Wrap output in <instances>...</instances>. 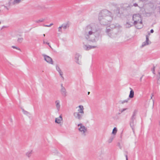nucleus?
I'll use <instances>...</instances> for the list:
<instances>
[{"mask_svg":"<svg viewBox=\"0 0 160 160\" xmlns=\"http://www.w3.org/2000/svg\"><path fill=\"white\" fill-rule=\"evenodd\" d=\"M143 75H142V77L140 78V81H142V77H143Z\"/></svg>","mask_w":160,"mask_h":160,"instance_id":"obj_42","label":"nucleus"},{"mask_svg":"<svg viewBox=\"0 0 160 160\" xmlns=\"http://www.w3.org/2000/svg\"><path fill=\"white\" fill-rule=\"evenodd\" d=\"M153 32H154V31H153V29H152L151 30H150V32L151 33H152Z\"/></svg>","mask_w":160,"mask_h":160,"instance_id":"obj_40","label":"nucleus"},{"mask_svg":"<svg viewBox=\"0 0 160 160\" xmlns=\"http://www.w3.org/2000/svg\"><path fill=\"white\" fill-rule=\"evenodd\" d=\"M22 111L23 113L28 116L30 115V113L27 111H25L23 109H22Z\"/></svg>","mask_w":160,"mask_h":160,"instance_id":"obj_19","label":"nucleus"},{"mask_svg":"<svg viewBox=\"0 0 160 160\" xmlns=\"http://www.w3.org/2000/svg\"><path fill=\"white\" fill-rule=\"evenodd\" d=\"M82 58L81 55L79 53H76L75 56V59L76 62L78 64H80L81 63L80 61H79Z\"/></svg>","mask_w":160,"mask_h":160,"instance_id":"obj_10","label":"nucleus"},{"mask_svg":"<svg viewBox=\"0 0 160 160\" xmlns=\"http://www.w3.org/2000/svg\"><path fill=\"white\" fill-rule=\"evenodd\" d=\"M136 111H134L130 120V126L132 129H133L134 126H135L136 124Z\"/></svg>","mask_w":160,"mask_h":160,"instance_id":"obj_6","label":"nucleus"},{"mask_svg":"<svg viewBox=\"0 0 160 160\" xmlns=\"http://www.w3.org/2000/svg\"><path fill=\"white\" fill-rule=\"evenodd\" d=\"M151 14V13L146 12V15L147 16H150Z\"/></svg>","mask_w":160,"mask_h":160,"instance_id":"obj_33","label":"nucleus"},{"mask_svg":"<svg viewBox=\"0 0 160 160\" xmlns=\"http://www.w3.org/2000/svg\"><path fill=\"white\" fill-rule=\"evenodd\" d=\"M54 153L56 154H58V152L57 150L55 149L54 150V152H53Z\"/></svg>","mask_w":160,"mask_h":160,"instance_id":"obj_34","label":"nucleus"},{"mask_svg":"<svg viewBox=\"0 0 160 160\" xmlns=\"http://www.w3.org/2000/svg\"><path fill=\"white\" fill-rule=\"evenodd\" d=\"M133 6L135 7H137V6H138V5L137 3H135L133 4Z\"/></svg>","mask_w":160,"mask_h":160,"instance_id":"obj_39","label":"nucleus"},{"mask_svg":"<svg viewBox=\"0 0 160 160\" xmlns=\"http://www.w3.org/2000/svg\"><path fill=\"white\" fill-rule=\"evenodd\" d=\"M114 138V136H111L108 141V142L109 143H110L113 140V139Z\"/></svg>","mask_w":160,"mask_h":160,"instance_id":"obj_20","label":"nucleus"},{"mask_svg":"<svg viewBox=\"0 0 160 160\" xmlns=\"http://www.w3.org/2000/svg\"><path fill=\"white\" fill-rule=\"evenodd\" d=\"M43 42L44 44H47L48 45L49 44V43L47 42H45L44 40L43 41Z\"/></svg>","mask_w":160,"mask_h":160,"instance_id":"obj_38","label":"nucleus"},{"mask_svg":"<svg viewBox=\"0 0 160 160\" xmlns=\"http://www.w3.org/2000/svg\"><path fill=\"white\" fill-rule=\"evenodd\" d=\"M56 69L58 72L60 71V70H61L59 67L57 66H56Z\"/></svg>","mask_w":160,"mask_h":160,"instance_id":"obj_32","label":"nucleus"},{"mask_svg":"<svg viewBox=\"0 0 160 160\" xmlns=\"http://www.w3.org/2000/svg\"><path fill=\"white\" fill-rule=\"evenodd\" d=\"M120 27L118 24H111L109 27H107L106 30V32L108 35L111 38H114L116 37V29H118Z\"/></svg>","mask_w":160,"mask_h":160,"instance_id":"obj_3","label":"nucleus"},{"mask_svg":"<svg viewBox=\"0 0 160 160\" xmlns=\"http://www.w3.org/2000/svg\"><path fill=\"white\" fill-rule=\"evenodd\" d=\"M132 19L134 21L133 24L135 25L137 24H141L142 23L141 14L140 13L134 14L132 16Z\"/></svg>","mask_w":160,"mask_h":160,"instance_id":"obj_5","label":"nucleus"},{"mask_svg":"<svg viewBox=\"0 0 160 160\" xmlns=\"http://www.w3.org/2000/svg\"><path fill=\"white\" fill-rule=\"evenodd\" d=\"M58 72L59 73L60 75L61 76V77L63 79H64V78L62 76L63 74V73L61 71V70H60V71H58Z\"/></svg>","mask_w":160,"mask_h":160,"instance_id":"obj_27","label":"nucleus"},{"mask_svg":"<svg viewBox=\"0 0 160 160\" xmlns=\"http://www.w3.org/2000/svg\"><path fill=\"white\" fill-rule=\"evenodd\" d=\"M158 74H160V67H159L158 68Z\"/></svg>","mask_w":160,"mask_h":160,"instance_id":"obj_37","label":"nucleus"},{"mask_svg":"<svg viewBox=\"0 0 160 160\" xmlns=\"http://www.w3.org/2000/svg\"><path fill=\"white\" fill-rule=\"evenodd\" d=\"M49 45V47H50L51 48V46L50 45H49V44L48 45Z\"/></svg>","mask_w":160,"mask_h":160,"instance_id":"obj_46","label":"nucleus"},{"mask_svg":"<svg viewBox=\"0 0 160 160\" xmlns=\"http://www.w3.org/2000/svg\"><path fill=\"white\" fill-rule=\"evenodd\" d=\"M32 153V150H31L30 151H28V152H27L26 153V155L29 158L31 156Z\"/></svg>","mask_w":160,"mask_h":160,"instance_id":"obj_21","label":"nucleus"},{"mask_svg":"<svg viewBox=\"0 0 160 160\" xmlns=\"http://www.w3.org/2000/svg\"><path fill=\"white\" fill-rule=\"evenodd\" d=\"M112 13L107 10H102L99 13L98 20L101 25H106L110 24L113 19Z\"/></svg>","mask_w":160,"mask_h":160,"instance_id":"obj_2","label":"nucleus"},{"mask_svg":"<svg viewBox=\"0 0 160 160\" xmlns=\"http://www.w3.org/2000/svg\"><path fill=\"white\" fill-rule=\"evenodd\" d=\"M44 20V19H42L38 20H37L35 21V22L37 23H39L40 22H43Z\"/></svg>","mask_w":160,"mask_h":160,"instance_id":"obj_24","label":"nucleus"},{"mask_svg":"<svg viewBox=\"0 0 160 160\" xmlns=\"http://www.w3.org/2000/svg\"><path fill=\"white\" fill-rule=\"evenodd\" d=\"M97 47V46L87 45H84L83 46V48L86 50H88Z\"/></svg>","mask_w":160,"mask_h":160,"instance_id":"obj_12","label":"nucleus"},{"mask_svg":"<svg viewBox=\"0 0 160 160\" xmlns=\"http://www.w3.org/2000/svg\"><path fill=\"white\" fill-rule=\"evenodd\" d=\"M23 38H18V42L19 43H21L23 41Z\"/></svg>","mask_w":160,"mask_h":160,"instance_id":"obj_23","label":"nucleus"},{"mask_svg":"<svg viewBox=\"0 0 160 160\" xmlns=\"http://www.w3.org/2000/svg\"><path fill=\"white\" fill-rule=\"evenodd\" d=\"M55 102L57 109L58 111H59L61 107L60 101L59 100H57L55 101Z\"/></svg>","mask_w":160,"mask_h":160,"instance_id":"obj_15","label":"nucleus"},{"mask_svg":"<svg viewBox=\"0 0 160 160\" xmlns=\"http://www.w3.org/2000/svg\"><path fill=\"white\" fill-rule=\"evenodd\" d=\"M130 89L131 90V91H130L129 97L130 98H132L134 97V92L133 90L131 88H130Z\"/></svg>","mask_w":160,"mask_h":160,"instance_id":"obj_16","label":"nucleus"},{"mask_svg":"<svg viewBox=\"0 0 160 160\" xmlns=\"http://www.w3.org/2000/svg\"><path fill=\"white\" fill-rule=\"evenodd\" d=\"M157 83L158 84H160V74H159L158 77Z\"/></svg>","mask_w":160,"mask_h":160,"instance_id":"obj_26","label":"nucleus"},{"mask_svg":"<svg viewBox=\"0 0 160 160\" xmlns=\"http://www.w3.org/2000/svg\"><path fill=\"white\" fill-rule=\"evenodd\" d=\"M43 36L45 37V34H43Z\"/></svg>","mask_w":160,"mask_h":160,"instance_id":"obj_47","label":"nucleus"},{"mask_svg":"<svg viewBox=\"0 0 160 160\" xmlns=\"http://www.w3.org/2000/svg\"><path fill=\"white\" fill-rule=\"evenodd\" d=\"M131 25L130 23H129L128 22H127V23L126 24V27L127 28H129L131 26Z\"/></svg>","mask_w":160,"mask_h":160,"instance_id":"obj_25","label":"nucleus"},{"mask_svg":"<svg viewBox=\"0 0 160 160\" xmlns=\"http://www.w3.org/2000/svg\"><path fill=\"white\" fill-rule=\"evenodd\" d=\"M155 67L154 66L153 68L152 69V72L154 74H155Z\"/></svg>","mask_w":160,"mask_h":160,"instance_id":"obj_35","label":"nucleus"},{"mask_svg":"<svg viewBox=\"0 0 160 160\" xmlns=\"http://www.w3.org/2000/svg\"><path fill=\"white\" fill-rule=\"evenodd\" d=\"M84 113H80L79 112H75L73 113V115L75 118L80 120L82 119Z\"/></svg>","mask_w":160,"mask_h":160,"instance_id":"obj_7","label":"nucleus"},{"mask_svg":"<svg viewBox=\"0 0 160 160\" xmlns=\"http://www.w3.org/2000/svg\"><path fill=\"white\" fill-rule=\"evenodd\" d=\"M150 34L148 32V35H146V41L142 43L141 47H143L146 46L148 45L151 43V42L149 40V37L150 35Z\"/></svg>","mask_w":160,"mask_h":160,"instance_id":"obj_8","label":"nucleus"},{"mask_svg":"<svg viewBox=\"0 0 160 160\" xmlns=\"http://www.w3.org/2000/svg\"><path fill=\"white\" fill-rule=\"evenodd\" d=\"M128 101L127 100H123V101H120V102L122 104H123L124 103H125V102L127 103V102Z\"/></svg>","mask_w":160,"mask_h":160,"instance_id":"obj_29","label":"nucleus"},{"mask_svg":"<svg viewBox=\"0 0 160 160\" xmlns=\"http://www.w3.org/2000/svg\"><path fill=\"white\" fill-rule=\"evenodd\" d=\"M100 30L97 24L91 23L84 28L83 35L87 41L92 42H96L99 39Z\"/></svg>","mask_w":160,"mask_h":160,"instance_id":"obj_1","label":"nucleus"},{"mask_svg":"<svg viewBox=\"0 0 160 160\" xmlns=\"http://www.w3.org/2000/svg\"><path fill=\"white\" fill-rule=\"evenodd\" d=\"M62 121V118L61 115H60L58 118H56L55 119V122L58 124L61 123V121Z\"/></svg>","mask_w":160,"mask_h":160,"instance_id":"obj_14","label":"nucleus"},{"mask_svg":"<svg viewBox=\"0 0 160 160\" xmlns=\"http://www.w3.org/2000/svg\"><path fill=\"white\" fill-rule=\"evenodd\" d=\"M127 109V108H123L122 109H121V110L120 111L121 112V113L122 112H124V111L126 110Z\"/></svg>","mask_w":160,"mask_h":160,"instance_id":"obj_36","label":"nucleus"},{"mask_svg":"<svg viewBox=\"0 0 160 160\" xmlns=\"http://www.w3.org/2000/svg\"><path fill=\"white\" fill-rule=\"evenodd\" d=\"M153 96V95H152V96L151 97V99H152V97Z\"/></svg>","mask_w":160,"mask_h":160,"instance_id":"obj_44","label":"nucleus"},{"mask_svg":"<svg viewBox=\"0 0 160 160\" xmlns=\"http://www.w3.org/2000/svg\"><path fill=\"white\" fill-rule=\"evenodd\" d=\"M126 160H128V156L127 155H126Z\"/></svg>","mask_w":160,"mask_h":160,"instance_id":"obj_41","label":"nucleus"},{"mask_svg":"<svg viewBox=\"0 0 160 160\" xmlns=\"http://www.w3.org/2000/svg\"><path fill=\"white\" fill-rule=\"evenodd\" d=\"M76 108H78V112L80 113H84L83 106L82 105H80L78 106Z\"/></svg>","mask_w":160,"mask_h":160,"instance_id":"obj_13","label":"nucleus"},{"mask_svg":"<svg viewBox=\"0 0 160 160\" xmlns=\"http://www.w3.org/2000/svg\"><path fill=\"white\" fill-rule=\"evenodd\" d=\"M61 92L63 96L65 97L66 96V91L65 88L63 86L62 84H61Z\"/></svg>","mask_w":160,"mask_h":160,"instance_id":"obj_11","label":"nucleus"},{"mask_svg":"<svg viewBox=\"0 0 160 160\" xmlns=\"http://www.w3.org/2000/svg\"><path fill=\"white\" fill-rule=\"evenodd\" d=\"M78 129L79 132L82 136H86V133L88 131L87 128L85 127L82 123H80L77 125Z\"/></svg>","mask_w":160,"mask_h":160,"instance_id":"obj_4","label":"nucleus"},{"mask_svg":"<svg viewBox=\"0 0 160 160\" xmlns=\"http://www.w3.org/2000/svg\"><path fill=\"white\" fill-rule=\"evenodd\" d=\"M69 27V24L67 23L66 24H62V25H61V27H62V28L65 29H66L67 28H68Z\"/></svg>","mask_w":160,"mask_h":160,"instance_id":"obj_18","label":"nucleus"},{"mask_svg":"<svg viewBox=\"0 0 160 160\" xmlns=\"http://www.w3.org/2000/svg\"><path fill=\"white\" fill-rule=\"evenodd\" d=\"M53 25V24L52 23L49 25H43V26L46 27H50Z\"/></svg>","mask_w":160,"mask_h":160,"instance_id":"obj_31","label":"nucleus"},{"mask_svg":"<svg viewBox=\"0 0 160 160\" xmlns=\"http://www.w3.org/2000/svg\"><path fill=\"white\" fill-rule=\"evenodd\" d=\"M43 56L45 61L49 63L53 64V61L51 58L46 55H43Z\"/></svg>","mask_w":160,"mask_h":160,"instance_id":"obj_9","label":"nucleus"},{"mask_svg":"<svg viewBox=\"0 0 160 160\" xmlns=\"http://www.w3.org/2000/svg\"><path fill=\"white\" fill-rule=\"evenodd\" d=\"M12 47L13 48L17 49L18 50H19L20 51H21V50L18 47H16L14 46H12Z\"/></svg>","mask_w":160,"mask_h":160,"instance_id":"obj_28","label":"nucleus"},{"mask_svg":"<svg viewBox=\"0 0 160 160\" xmlns=\"http://www.w3.org/2000/svg\"><path fill=\"white\" fill-rule=\"evenodd\" d=\"M115 13L118 17H120L121 16V14L120 13L119 9L117 8L115 11Z\"/></svg>","mask_w":160,"mask_h":160,"instance_id":"obj_17","label":"nucleus"},{"mask_svg":"<svg viewBox=\"0 0 160 160\" xmlns=\"http://www.w3.org/2000/svg\"><path fill=\"white\" fill-rule=\"evenodd\" d=\"M62 27H61V26H60L58 28V31L59 32H62Z\"/></svg>","mask_w":160,"mask_h":160,"instance_id":"obj_30","label":"nucleus"},{"mask_svg":"<svg viewBox=\"0 0 160 160\" xmlns=\"http://www.w3.org/2000/svg\"><path fill=\"white\" fill-rule=\"evenodd\" d=\"M90 92H88V94L89 95V94H90Z\"/></svg>","mask_w":160,"mask_h":160,"instance_id":"obj_45","label":"nucleus"},{"mask_svg":"<svg viewBox=\"0 0 160 160\" xmlns=\"http://www.w3.org/2000/svg\"><path fill=\"white\" fill-rule=\"evenodd\" d=\"M141 1H142L143 2L144 1H146V0H141Z\"/></svg>","mask_w":160,"mask_h":160,"instance_id":"obj_43","label":"nucleus"},{"mask_svg":"<svg viewBox=\"0 0 160 160\" xmlns=\"http://www.w3.org/2000/svg\"><path fill=\"white\" fill-rule=\"evenodd\" d=\"M117 128L116 127H115L113 129L112 132V133L113 134L115 135L117 132Z\"/></svg>","mask_w":160,"mask_h":160,"instance_id":"obj_22","label":"nucleus"}]
</instances>
